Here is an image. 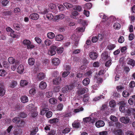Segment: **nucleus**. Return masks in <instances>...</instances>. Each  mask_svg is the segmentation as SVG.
<instances>
[{
	"label": "nucleus",
	"mask_w": 135,
	"mask_h": 135,
	"mask_svg": "<svg viewBox=\"0 0 135 135\" xmlns=\"http://www.w3.org/2000/svg\"><path fill=\"white\" fill-rule=\"evenodd\" d=\"M56 47L55 46H52L48 51V54L51 56L55 55L56 54L55 50Z\"/></svg>",
	"instance_id": "1"
},
{
	"label": "nucleus",
	"mask_w": 135,
	"mask_h": 135,
	"mask_svg": "<svg viewBox=\"0 0 135 135\" xmlns=\"http://www.w3.org/2000/svg\"><path fill=\"white\" fill-rule=\"evenodd\" d=\"M49 110L48 108V106L47 105H45L41 107L40 112V114L41 115H44Z\"/></svg>",
	"instance_id": "2"
},
{
	"label": "nucleus",
	"mask_w": 135,
	"mask_h": 135,
	"mask_svg": "<svg viewBox=\"0 0 135 135\" xmlns=\"http://www.w3.org/2000/svg\"><path fill=\"white\" fill-rule=\"evenodd\" d=\"M74 88V87L73 85L66 86L62 88V91L63 93H66L70 90H71Z\"/></svg>",
	"instance_id": "3"
},
{
	"label": "nucleus",
	"mask_w": 135,
	"mask_h": 135,
	"mask_svg": "<svg viewBox=\"0 0 135 135\" xmlns=\"http://www.w3.org/2000/svg\"><path fill=\"white\" fill-rule=\"evenodd\" d=\"M24 67L22 64L20 65L17 68V72L20 74H22L24 71Z\"/></svg>",
	"instance_id": "4"
},
{
	"label": "nucleus",
	"mask_w": 135,
	"mask_h": 135,
	"mask_svg": "<svg viewBox=\"0 0 135 135\" xmlns=\"http://www.w3.org/2000/svg\"><path fill=\"white\" fill-rule=\"evenodd\" d=\"M120 120L123 123L127 124L129 122L130 119L129 117H122L120 118Z\"/></svg>",
	"instance_id": "5"
},
{
	"label": "nucleus",
	"mask_w": 135,
	"mask_h": 135,
	"mask_svg": "<svg viewBox=\"0 0 135 135\" xmlns=\"http://www.w3.org/2000/svg\"><path fill=\"white\" fill-rule=\"evenodd\" d=\"M8 61L11 64H13L15 62L16 64H18L19 63L18 61H16L15 59L12 57H9L8 58Z\"/></svg>",
	"instance_id": "6"
},
{
	"label": "nucleus",
	"mask_w": 135,
	"mask_h": 135,
	"mask_svg": "<svg viewBox=\"0 0 135 135\" xmlns=\"http://www.w3.org/2000/svg\"><path fill=\"white\" fill-rule=\"evenodd\" d=\"M104 125L105 123L102 120H99L95 123L96 126L98 128L103 127L104 126Z\"/></svg>",
	"instance_id": "7"
},
{
	"label": "nucleus",
	"mask_w": 135,
	"mask_h": 135,
	"mask_svg": "<svg viewBox=\"0 0 135 135\" xmlns=\"http://www.w3.org/2000/svg\"><path fill=\"white\" fill-rule=\"evenodd\" d=\"M45 75L42 73H40L38 74L37 76V79L39 80H41L45 78Z\"/></svg>",
	"instance_id": "8"
},
{
	"label": "nucleus",
	"mask_w": 135,
	"mask_h": 135,
	"mask_svg": "<svg viewBox=\"0 0 135 135\" xmlns=\"http://www.w3.org/2000/svg\"><path fill=\"white\" fill-rule=\"evenodd\" d=\"M89 56L92 59L95 60L97 58L98 54L96 52H91L89 54Z\"/></svg>",
	"instance_id": "9"
},
{
	"label": "nucleus",
	"mask_w": 135,
	"mask_h": 135,
	"mask_svg": "<svg viewBox=\"0 0 135 135\" xmlns=\"http://www.w3.org/2000/svg\"><path fill=\"white\" fill-rule=\"evenodd\" d=\"M20 99L21 102L24 103H26L28 101V97L26 95L21 96L20 97Z\"/></svg>",
	"instance_id": "10"
},
{
	"label": "nucleus",
	"mask_w": 135,
	"mask_h": 135,
	"mask_svg": "<svg viewBox=\"0 0 135 135\" xmlns=\"http://www.w3.org/2000/svg\"><path fill=\"white\" fill-rule=\"evenodd\" d=\"M38 15L36 13L31 14L29 16L30 18L33 20H36L38 19Z\"/></svg>",
	"instance_id": "11"
},
{
	"label": "nucleus",
	"mask_w": 135,
	"mask_h": 135,
	"mask_svg": "<svg viewBox=\"0 0 135 135\" xmlns=\"http://www.w3.org/2000/svg\"><path fill=\"white\" fill-rule=\"evenodd\" d=\"M52 63L55 65H58L60 63V61L57 58H55L52 60Z\"/></svg>",
	"instance_id": "12"
},
{
	"label": "nucleus",
	"mask_w": 135,
	"mask_h": 135,
	"mask_svg": "<svg viewBox=\"0 0 135 135\" xmlns=\"http://www.w3.org/2000/svg\"><path fill=\"white\" fill-rule=\"evenodd\" d=\"M71 38L72 40L75 41V45L77 46L78 44V41L79 40V38L76 36L75 35L73 34L71 36Z\"/></svg>",
	"instance_id": "13"
},
{
	"label": "nucleus",
	"mask_w": 135,
	"mask_h": 135,
	"mask_svg": "<svg viewBox=\"0 0 135 135\" xmlns=\"http://www.w3.org/2000/svg\"><path fill=\"white\" fill-rule=\"evenodd\" d=\"M83 121L85 123H88L90 122L92 123H94L95 121L92 119L90 117H88L85 118L83 119Z\"/></svg>",
	"instance_id": "14"
},
{
	"label": "nucleus",
	"mask_w": 135,
	"mask_h": 135,
	"mask_svg": "<svg viewBox=\"0 0 135 135\" xmlns=\"http://www.w3.org/2000/svg\"><path fill=\"white\" fill-rule=\"evenodd\" d=\"M113 132L115 135H122L123 133L121 129H114Z\"/></svg>",
	"instance_id": "15"
},
{
	"label": "nucleus",
	"mask_w": 135,
	"mask_h": 135,
	"mask_svg": "<svg viewBox=\"0 0 135 135\" xmlns=\"http://www.w3.org/2000/svg\"><path fill=\"white\" fill-rule=\"evenodd\" d=\"M101 71L99 72V74L97 75L95 77L97 80V82L98 83H101L102 82L103 80L102 78L100 76V75Z\"/></svg>",
	"instance_id": "16"
},
{
	"label": "nucleus",
	"mask_w": 135,
	"mask_h": 135,
	"mask_svg": "<svg viewBox=\"0 0 135 135\" xmlns=\"http://www.w3.org/2000/svg\"><path fill=\"white\" fill-rule=\"evenodd\" d=\"M101 56L102 58L104 60H109L111 59L110 56L105 53H103Z\"/></svg>",
	"instance_id": "17"
},
{
	"label": "nucleus",
	"mask_w": 135,
	"mask_h": 135,
	"mask_svg": "<svg viewBox=\"0 0 135 135\" xmlns=\"http://www.w3.org/2000/svg\"><path fill=\"white\" fill-rule=\"evenodd\" d=\"M61 80V77H58L54 79L53 81V83L55 84H59Z\"/></svg>",
	"instance_id": "18"
},
{
	"label": "nucleus",
	"mask_w": 135,
	"mask_h": 135,
	"mask_svg": "<svg viewBox=\"0 0 135 135\" xmlns=\"http://www.w3.org/2000/svg\"><path fill=\"white\" fill-rule=\"evenodd\" d=\"M47 85L46 83L44 81H41L39 84L40 88L42 89H44L47 87Z\"/></svg>",
	"instance_id": "19"
},
{
	"label": "nucleus",
	"mask_w": 135,
	"mask_h": 135,
	"mask_svg": "<svg viewBox=\"0 0 135 135\" xmlns=\"http://www.w3.org/2000/svg\"><path fill=\"white\" fill-rule=\"evenodd\" d=\"M26 108L30 111L32 112L36 110V108L34 107V105L32 104H30L28 105L26 107Z\"/></svg>",
	"instance_id": "20"
},
{
	"label": "nucleus",
	"mask_w": 135,
	"mask_h": 135,
	"mask_svg": "<svg viewBox=\"0 0 135 135\" xmlns=\"http://www.w3.org/2000/svg\"><path fill=\"white\" fill-rule=\"evenodd\" d=\"M5 90L4 87L2 85H0V96H3L5 94Z\"/></svg>",
	"instance_id": "21"
},
{
	"label": "nucleus",
	"mask_w": 135,
	"mask_h": 135,
	"mask_svg": "<svg viewBox=\"0 0 135 135\" xmlns=\"http://www.w3.org/2000/svg\"><path fill=\"white\" fill-rule=\"evenodd\" d=\"M38 128L37 127L33 128L31 129L30 131V135H33L36 134L38 131Z\"/></svg>",
	"instance_id": "22"
},
{
	"label": "nucleus",
	"mask_w": 135,
	"mask_h": 135,
	"mask_svg": "<svg viewBox=\"0 0 135 135\" xmlns=\"http://www.w3.org/2000/svg\"><path fill=\"white\" fill-rule=\"evenodd\" d=\"M90 82V80L88 78H86L84 79L82 81L83 85L85 86H86L89 84Z\"/></svg>",
	"instance_id": "23"
},
{
	"label": "nucleus",
	"mask_w": 135,
	"mask_h": 135,
	"mask_svg": "<svg viewBox=\"0 0 135 135\" xmlns=\"http://www.w3.org/2000/svg\"><path fill=\"white\" fill-rule=\"evenodd\" d=\"M28 82L26 80H21L20 81V85L22 86H26L28 84Z\"/></svg>",
	"instance_id": "24"
},
{
	"label": "nucleus",
	"mask_w": 135,
	"mask_h": 135,
	"mask_svg": "<svg viewBox=\"0 0 135 135\" xmlns=\"http://www.w3.org/2000/svg\"><path fill=\"white\" fill-rule=\"evenodd\" d=\"M89 96L88 94L84 95L83 97V101L85 103H87L88 102L89 99Z\"/></svg>",
	"instance_id": "25"
},
{
	"label": "nucleus",
	"mask_w": 135,
	"mask_h": 135,
	"mask_svg": "<svg viewBox=\"0 0 135 135\" xmlns=\"http://www.w3.org/2000/svg\"><path fill=\"white\" fill-rule=\"evenodd\" d=\"M17 124H18V127H22L25 126V122L22 120H20Z\"/></svg>",
	"instance_id": "26"
},
{
	"label": "nucleus",
	"mask_w": 135,
	"mask_h": 135,
	"mask_svg": "<svg viewBox=\"0 0 135 135\" xmlns=\"http://www.w3.org/2000/svg\"><path fill=\"white\" fill-rule=\"evenodd\" d=\"M64 39L63 36L61 35H59L56 36L55 40L58 41H61Z\"/></svg>",
	"instance_id": "27"
},
{
	"label": "nucleus",
	"mask_w": 135,
	"mask_h": 135,
	"mask_svg": "<svg viewBox=\"0 0 135 135\" xmlns=\"http://www.w3.org/2000/svg\"><path fill=\"white\" fill-rule=\"evenodd\" d=\"M127 63L133 67L135 65V61L133 59H130L128 60Z\"/></svg>",
	"instance_id": "28"
},
{
	"label": "nucleus",
	"mask_w": 135,
	"mask_h": 135,
	"mask_svg": "<svg viewBox=\"0 0 135 135\" xmlns=\"http://www.w3.org/2000/svg\"><path fill=\"white\" fill-rule=\"evenodd\" d=\"M132 98H130L128 100V103L130 105H133L134 103V101H135V95L132 96Z\"/></svg>",
	"instance_id": "29"
},
{
	"label": "nucleus",
	"mask_w": 135,
	"mask_h": 135,
	"mask_svg": "<svg viewBox=\"0 0 135 135\" xmlns=\"http://www.w3.org/2000/svg\"><path fill=\"white\" fill-rule=\"evenodd\" d=\"M10 35L11 37L13 38H17L19 37V35L15 32L13 30L11 32Z\"/></svg>",
	"instance_id": "30"
},
{
	"label": "nucleus",
	"mask_w": 135,
	"mask_h": 135,
	"mask_svg": "<svg viewBox=\"0 0 135 135\" xmlns=\"http://www.w3.org/2000/svg\"><path fill=\"white\" fill-rule=\"evenodd\" d=\"M13 127V126H12L11 125L9 126L7 129V131L5 132L4 135H9L10 134V133Z\"/></svg>",
	"instance_id": "31"
},
{
	"label": "nucleus",
	"mask_w": 135,
	"mask_h": 135,
	"mask_svg": "<svg viewBox=\"0 0 135 135\" xmlns=\"http://www.w3.org/2000/svg\"><path fill=\"white\" fill-rule=\"evenodd\" d=\"M49 103L52 104H55L57 102V100L54 98H51L49 100Z\"/></svg>",
	"instance_id": "32"
},
{
	"label": "nucleus",
	"mask_w": 135,
	"mask_h": 135,
	"mask_svg": "<svg viewBox=\"0 0 135 135\" xmlns=\"http://www.w3.org/2000/svg\"><path fill=\"white\" fill-rule=\"evenodd\" d=\"M113 26L115 29L118 30L120 28L121 26L119 23L116 22L114 24Z\"/></svg>",
	"instance_id": "33"
},
{
	"label": "nucleus",
	"mask_w": 135,
	"mask_h": 135,
	"mask_svg": "<svg viewBox=\"0 0 135 135\" xmlns=\"http://www.w3.org/2000/svg\"><path fill=\"white\" fill-rule=\"evenodd\" d=\"M47 36L49 38L53 39L55 37V35L52 32H50L47 33Z\"/></svg>",
	"instance_id": "34"
},
{
	"label": "nucleus",
	"mask_w": 135,
	"mask_h": 135,
	"mask_svg": "<svg viewBox=\"0 0 135 135\" xmlns=\"http://www.w3.org/2000/svg\"><path fill=\"white\" fill-rule=\"evenodd\" d=\"M22 131L21 129H15L13 132V134L15 135H20Z\"/></svg>",
	"instance_id": "35"
},
{
	"label": "nucleus",
	"mask_w": 135,
	"mask_h": 135,
	"mask_svg": "<svg viewBox=\"0 0 135 135\" xmlns=\"http://www.w3.org/2000/svg\"><path fill=\"white\" fill-rule=\"evenodd\" d=\"M63 5L68 9L72 8L73 7L72 4L67 2L64 3Z\"/></svg>",
	"instance_id": "36"
},
{
	"label": "nucleus",
	"mask_w": 135,
	"mask_h": 135,
	"mask_svg": "<svg viewBox=\"0 0 135 135\" xmlns=\"http://www.w3.org/2000/svg\"><path fill=\"white\" fill-rule=\"evenodd\" d=\"M35 60L33 58H29L28 60V63L30 65H33L35 63Z\"/></svg>",
	"instance_id": "37"
},
{
	"label": "nucleus",
	"mask_w": 135,
	"mask_h": 135,
	"mask_svg": "<svg viewBox=\"0 0 135 135\" xmlns=\"http://www.w3.org/2000/svg\"><path fill=\"white\" fill-rule=\"evenodd\" d=\"M36 93V90L34 88L31 89L29 91V94L31 96L34 95Z\"/></svg>",
	"instance_id": "38"
},
{
	"label": "nucleus",
	"mask_w": 135,
	"mask_h": 135,
	"mask_svg": "<svg viewBox=\"0 0 135 135\" xmlns=\"http://www.w3.org/2000/svg\"><path fill=\"white\" fill-rule=\"evenodd\" d=\"M65 17L64 15L61 14L56 16L55 18L56 20L62 19L64 18Z\"/></svg>",
	"instance_id": "39"
},
{
	"label": "nucleus",
	"mask_w": 135,
	"mask_h": 135,
	"mask_svg": "<svg viewBox=\"0 0 135 135\" xmlns=\"http://www.w3.org/2000/svg\"><path fill=\"white\" fill-rule=\"evenodd\" d=\"M109 105L111 107H114L115 106L116 103L113 100H111L109 102Z\"/></svg>",
	"instance_id": "40"
},
{
	"label": "nucleus",
	"mask_w": 135,
	"mask_h": 135,
	"mask_svg": "<svg viewBox=\"0 0 135 135\" xmlns=\"http://www.w3.org/2000/svg\"><path fill=\"white\" fill-rule=\"evenodd\" d=\"M84 110V108L82 107L74 110L73 112L74 113H76L80 111H82Z\"/></svg>",
	"instance_id": "41"
},
{
	"label": "nucleus",
	"mask_w": 135,
	"mask_h": 135,
	"mask_svg": "<svg viewBox=\"0 0 135 135\" xmlns=\"http://www.w3.org/2000/svg\"><path fill=\"white\" fill-rule=\"evenodd\" d=\"M79 14V13L76 11H74L71 14V17L72 18H75Z\"/></svg>",
	"instance_id": "42"
},
{
	"label": "nucleus",
	"mask_w": 135,
	"mask_h": 135,
	"mask_svg": "<svg viewBox=\"0 0 135 135\" xmlns=\"http://www.w3.org/2000/svg\"><path fill=\"white\" fill-rule=\"evenodd\" d=\"M123 96L124 97H128L129 95V93L126 90H124L122 93Z\"/></svg>",
	"instance_id": "43"
},
{
	"label": "nucleus",
	"mask_w": 135,
	"mask_h": 135,
	"mask_svg": "<svg viewBox=\"0 0 135 135\" xmlns=\"http://www.w3.org/2000/svg\"><path fill=\"white\" fill-rule=\"evenodd\" d=\"M85 27L84 26L82 27H79L76 29V30L77 31L80 32H83L84 31Z\"/></svg>",
	"instance_id": "44"
},
{
	"label": "nucleus",
	"mask_w": 135,
	"mask_h": 135,
	"mask_svg": "<svg viewBox=\"0 0 135 135\" xmlns=\"http://www.w3.org/2000/svg\"><path fill=\"white\" fill-rule=\"evenodd\" d=\"M17 82L15 81H13L11 83L9 87L12 88H14L17 85Z\"/></svg>",
	"instance_id": "45"
},
{
	"label": "nucleus",
	"mask_w": 135,
	"mask_h": 135,
	"mask_svg": "<svg viewBox=\"0 0 135 135\" xmlns=\"http://www.w3.org/2000/svg\"><path fill=\"white\" fill-rule=\"evenodd\" d=\"M72 126L73 127L78 128L79 127V123L78 122H77L76 121H75L73 123Z\"/></svg>",
	"instance_id": "46"
},
{
	"label": "nucleus",
	"mask_w": 135,
	"mask_h": 135,
	"mask_svg": "<svg viewBox=\"0 0 135 135\" xmlns=\"http://www.w3.org/2000/svg\"><path fill=\"white\" fill-rule=\"evenodd\" d=\"M46 17L47 18L50 20H52L54 18V16L53 15L48 13L46 15Z\"/></svg>",
	"instance_id": "47"
},
{
	"label": "nucleus",
	"mask_w": 135,
	"mask_h": 135,
	"mask_svg": "<svg viewBox=\"0 0 135 135\" xmlns=\"http://www.w3.org/2000/svg\"><path fill=\"white\" fill-rule=\"evenodd\" d=\"M23 44L26 46H28L31 43V41L29 40H25L23 42Z\"/></svg>",
	"instance_id": "48"
},
{
	"label": "nucleus",
	"mask_w": 135,
	"mask_h": 135,
	"mask_svg": "<svg viewBox=\"0 0 135 135\" xmlns=\"http://www.w3.org/2000/svg\"><path fill=\"white\" fill-rule=\"evenodd\" d=\"M112 60L111 59L108 60L105 64V66L107 67H109L111 64Z\"/></svg>",
	"instance_id": "49"
},
{
	"label": "nucleus",
	"mask_w": 135,
	"mask_h": 135,
	"mask_svg": "<svg viewBox=\"0 0 135 135\" xmlns=\"http://www.w3.org/2000/svg\"><path fill=\"white\" fill-rule=\"evenodd\" d=\"M20 120V119L19 117H16L13 119L12 121L14 123L17 124Z\"/></svg>",
	"instance_id": "50"
},
{
	"label": "nucleus",
	"mask_w": 135,
	"mask_h": 135,
	"mask_svg": "<svg viewBox=\"0 0 135 135\" xmlns=\"http://www.w3.org/2000/svg\"><path fill=\"white\" fill-rule=\"evenodd\" d=\"M110 119L111 120L114 122H116L118 121L117 118L114 115H111L110 117Z\"/></svg>",
	"instance_id": "51"
},
{
	"label": "nucleus",
	"mask_w": 135,
	"mask_h": 135,
	"mask_svg": "<svg viewBox=\"0 0 135 135\" xmlns=\"http://www.w3.org/2000/svg\"><path fill=\"white\" fill-rule=\"evenodd\" d=\"M7 74V73L4 70L1 69L0 70V76H4Z\"/></svg>",
	"instance_id": "52"
},
{
	"label": "nucleus",
	"mask_w": 135,
	"mask_h": 135,
	"mask_svg": "<svg viewBox=\"0 0 135 135\" xmlns=\"http://www.w3.org/2000/svg\"><path fill=\"white\" fill-rule=\"evenodd\" d=\"M29 115L31 117H35L37 115V113L36 112H31L29 114Z\"/></svg>",
	"instance_id": "53"
},
{
	"label": "nucleus",
	"mask_w": 135,
	"mask_h": 135,
	"mask_svg": "<svg viewBox=\"0 0 135 135\" xmlns=\"http://www.w3.org/2000/svg\"><path fill=\"white\" fill-rule=\"evenodd\" d=\"M58 99L61 101L62 100L63 101L66 100V98L63 95H62L61 94L60 95V96L58 97Z\"/></svg>",
	"instance_id": "54"
},
{
	"label": "nucleus",
	"mask_w": 135,
	"mask_h": 135,
	"mask_svg": "<svg viewBox=\"0 0 135 135\" xmlns=\"http://www.w3.org/2000/svg\"><path fill=\"white\" fill-rule=\"evenodd\" d=\"M44 43L46 46H49L51 44V42L50 40L47 39L45 41Z\"/></svg>",
	"instance_id": "55"
},
{
	"label": "nucleus",
	"mask_w": 135,
	"mask_h": 135,
	"mask_svg": "<svg viewBox=\"0 0 135 135\" xmlns=\"http://www.w3.org/2000/svg\"><path fill=\"white\" fill-rule=\"evenodd\" d=\"M64 50V48L62 47H59L57 50V52L58 54H61L62 52Z\"/></svg>",
	"instance_id": "56"
},
{
	"label": "nucleus",
	"mask_w": 135,
	"mask_h": 135,
	"mask_svg": "<svg viewBox=\"0 0 135 135\" xmlns=\"http://www.w3.org/2000/svg\"><path fill=\"white\" fill-rule=\"evenodd\" d=\"M49 7L51 9H55L56 7V6L55 4L51 3L49 4Z\"/></svg>",
	"instance_id": "57"
},
{
	"label": "nucleus",
	"mask_w": 135,
	"mask_h": 135,
	"mask_svg": "<svg viewBox=\"0 0 135 135\" xmlns=\"http://www.w3.org/2000/svg\"><path fill=\"white\" fill-rule=\"evenodd\" d=\"M46 96L48 98L51 97L52 95V93L51 91H49L46 93Z\"/></svg>",
	"instance_id": "58"
},
{
	"label": "nucleus",
	"mask_w": 135,
	"mask_h": 135,
	"mask_svg": "<svg viewBox=\"0 0 135 135\" xmlns=\"http://www.w3.org/2000/svg\"><path fill=\"white\" fill-rule=\"evenodd\" d=\"M49 121L51 123H55L58 122V119L57 118H54L50 120Z\"/></svg>",
	"instance_id": "59"
},
{
	"label": "nucleus",
	"mask_w": 135,
	"mask_h": 135,
	"mask_svg": "<svg viewBox=\"0 0 135 135\" xmlns=\"http://www.w3.org/2000/svg\"><path fill=\"white\" fill-rule=\"evenodd\" d=\"M115 47V46L114 44H110L107 47L108 49L109 50L113 49Z\"/></svg>",
	"instance_id": "60"
},
{
	"label": "nucleus",
	"mask_w": 135,
	"mask_h": 135,
	"mask_svg": "<svg viewBox=\"0 0 135 135\" xmlns=\"http://www.w3.org/2000/svg\"><path fill=\"white\" fill-rule=\"evenodd\" d=\"M70 131V129L69 128H66L64 129L62 132V134H65L68 133Z\"/></svg>",
	"instance_id": "61"
},
{
	"label": "nucleus",
	"mask_w": 135,
	"mask_h": 135,
	"mask_svg": "<svg viewBox=\"0 0 135 135\" xmlns=\"http://www.w3.org/2000/svg\"><path fill=\"white\" fill-rule=\"evenodd\" d=\"M75 10H76L79 12L81 11L82 10V8L79 6H75L73 8Z\"/></svg>",
	"instance_id": "62"
},
{
	"label": "nucleus",
	"mask_w": 135,
	"mask_h": 135,
	"mask_svg": "<svg viewBox=\"0 0 135 135\" xmlns=\"http://www.w3.org/2000/svg\"><path fill=\"white\" fill-rule=\"evenodd\" d=\"M14 12L16 14H18L20 13V9L18 8H16L14 9Z\"/></svg>",
	"instance_id": "63"
},
{
	"label": "nucleus",
	"mask_w": 135,
	"mask_h": 135,
	"mask_svg": "<svg viewBox=\"0 0 135 135\" xmlns=\"http://www.w3.org/2000/svg\"><path fill=\"white\" fill-rule=\"evenodd\" d=\"M63 107V105L62 104L60 103L57 105V110H61L62 109Z\"/></svg>",
	"instance_id": "64"
}]
</instances>
